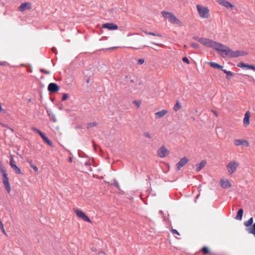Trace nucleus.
<instances>
[{"instance_id":"nucleus-1","label":"nucleus","mask_w":255,"mask_h":255,"mask_svg":"<svg viewBox=\"0 0 255 255\" xmlns=\"http://www.w3.org/2000/svg\"><path fill=\"white\" fill-rule=\"evenodd\" d=\"M215 50L219 53H222L221 56L223 58H236L246 56L248 54V52L245 51H232L229 47L219 42Z\"/></svg>"},{"instance_id":"nucleus-2","label":"nucleus","mask_w":255,"mask_h":255,"mask_svg":"<svg viewBox=\"0 0 255 255\" xmlns=\"http://www.w3.org/2000/svg\"><path fill=\"white\" fill-rule=\"evenodd\" d=\"M161 13L162 16L165 19H168L169 22L178 26H182V22L172 13L166 11H162Z\"/></svg>"},{"instance_id":"nucleus-3","label":"nucleus","mask_w":255,"mask_h":255,"mask_svg":"<svg viewBox=\"0 0 255 255\" xmlns=\"http://www.w3.org/2000/svg\"><path fill=\"white\" fill-rule=\"evenodd\" d=\"M0 171L2 175V180L4 185V187L7 192L9 193L11 191V187L9 182V178L8 177L6 170L1 164H0Z\"/></svg>"},{"instance_id":"nucleus-4","label":"nucleus","mask_w":255,"mask_h":255,"mask_svg":"<svg viewBox=\"0 0 255 255\" xmlns=\"http://www.w3.org/2000/svg\"><path fill=\"white\" fill-rule=\"evenodd\" d=\"M196 7L200 18L207 19L210 17V10L208 7L200 4H197Z\"/></svg>"},{"instance_id":"nucleus-5","label":"nucleus","mask_w":255,"mask_h":255,"mask_svg":"<svg viewBox=\"0 0 255 255\" xmlns=\"http://www.w3.org/2000/svg\"><path fill=\"white\" fill-rule=\"evenodd\" d=\"M198 41L200 42L202 45L207 47L212 48L215 49L218 42L214 41L206 38H202L198 39Z\"/></svg>"},{"instance_id":"nucleus-6","label":"nucleus","mask_w":255,"mask_h":255,"mask_svg":"<svg viewBox=\"0 0 255 255\" xmlns=\"http://www.w3.org/2000/svg\"><path fill=\"white\" fill-rule=\"evenodd\" d=\"M239 166V163L238 161L234 160H231L227 165L228 174L232 175L236 172Z\"/></svg>"},{"instance_id":"nucleus-7","label":"nucleus","mask_w":255,"mask_h":255,"mask_svg":"<svg viewBox=\"0 0 255 255\" xmlns=\"http://www.w3.org/2000/svg\"><path fill=\"white\" fill-rule=\"evenodd\" d=\"M73 211L79 218L87 222L91 223V220L82 211L77 208L73 209Z\"/></svg>"},{"instance_id":"nucleus-8","label":"nucleus","mask_w":255,"mask_h":255,"mask_svg":"<svg viewBox=\"0 0 255 255\" xmlns=\"http://www.w3.org/2000/svg\"><path fill=\"white\" fill-rule=\"evenodd\" d=\"M169 154V151L164 145L161 146L157 150V155L161 158H163Z\"/></svg>"},{"instance_id":"nucleus-9","label":"nucleus","mask_w":255,"mask_h":255,"mask_svg":"<svg viewBox=\"0 0 255 255\" xmlns=\"http://www.w3.org/2000/svg\"><path fill=\"white\" fill-rule=\"evenodd\" d=\"M32 8V4L30 2H25L22 3L18 7V11L23 12L26 10H30Z\"/></svg>"},{"instance_id":"nucleus-10","label":"nucleus","mask_w":255,"mask_h":255,"mask_svg":"<svg viewBox=\"0 0 255 255\" xmlns=\"http://www.w3.org/2000/svg\"><path fill=\"white\" fill-rule=\"evenodd\" d=\"M217 2L220 5L224 6L227 8L233 9L234 8V5L230 2L226 0H217Z\"/></svg>"},{"instance_id":"nucleus-11","label":"nucleus","mask_w":255,"mask_h":255,"mask_svg":"<svg viewBox=\"0 0 255 255\" xmlns=\"http://www.w3.org/2000/svg\"><path fill=\"white\" fill-rule=\"evenodd\" d=\"M102 28H107L110 30H117L118 26L114 23H106L102 25Z\"/></svg>"},{"instance_id":"nucleus-12","label":"nucleus","mask_w":255,"mask_h":255,"mask_svg":"<svg viewBox=\"0 0 255 255\" xmlns=\"http://www.w3.org/2000/svg\"><path fill=\"white\" fill-rule=\"evenodd\" d=\"M59 87L58 85L54 83H51L48 86V90L50 92L56 93L59 90Z\"/></svg>"},{"instance_id":"nucleus-13","label":"nucleus","mask_w":255,"mask_h":255,"mask_svg":"<svg viewBox=\"0 0 255 255\" xmlns=\"http://www.w3.org/2000/svg\"><path fill=\"white\" fill-rule=\"evenodd\" d=\"M220 185L223 188L228 189L231 187L232 184L227 178L222 179L220 180Z\"/></svg>"},{"instance_id":"nucleus-14","label":"nucleus","mask_w":255,"mask_h":255,"mask_svg":"<svg viewBox=\"0 0 255 255\" xmlns=\"http://www.w3.org/2000/svg\"><path fill=\"white\" fill-rule=\"evenodd\" d=\"M234 143L236 146L244 145L247 147L250 146L249 142L246 139H235Z\"/></svg>"},{"instance_id":"nucleus-15","label":"nucleus","mask_w":255,"mask_h":255,"mask_svg":"<svg viewBox=\"0 0 255 255\" xmlns=\"http://www.w3.org/2000/svg\"><path fill=\"white\" fill-rule=\"evenodd\" d=\"M188 161L189 160L186 157L182 158L176 165L177 170H179L180 168L186 164Z\"/></svg>"},{"instance_id":"nucleus-16","label":"nucleus","mask_w":255,"mask_h":255,"mask_svg":"<svg viewBox=\"0 0 255 255\" xmlns=\"http://www.w3.org/2000/svg\"><path fill=\"white\" fill-rule=\"evenodd\" d=\"M238 67L242 68H247V69L253 70L255 71V67L252 65H249L245 64L243 62H241L237 65Z\"/></svg>"},{"instance_id":"nucleus-17","label":"nucleus","mask_w":255,"mask_h":255,"mask_svg":"<svg viewBox=\"0 0 255 255\" xmlns=\"http://www.w3.org/2000/svg\"><path fill=\"white\" fill-rule=\"evenodd\" d=\"M250 113L249 111L247 112L245 114L243 123L245 127H247L250 124Z\"/></svg>"},{"instance_id":"nucleus-18","label":"nucleus","mask_w":255,"mask_h":255,"mask_svg":"<svg viewBox=\"0 0 255 255\" xmlns=\"http://www.w3.org/2000/svg\"><path fill=\"white\" fill-rule=\"evenodd\" d=\"M168 111L166 110H162L161 111L158 112L155 114V118L156 119H159L164 116L167 113Z\"/></svg>"},{"instance_id":"nucleus-19","label":"nucleus","mask_w":255,"mask_h":255,"mask_svg":"<svg viewBox=\"0 0 255 255\" xmlns=\"http://www.w3.org/2000/svg\"><path fill=\"white\" fill-rule=\"evenodd\" d=\"M206 164V161L205 160H202L199 164L195 165L196 171L197 172L200 171Z\"/></svg>"},{"instance_id":"nucleus-20","label":"nucleus","mask_w":255,"mask_h":255,"mask_svg":"<svg viewBox=\"0 0 255 255\" xmlns=\"http://www.w3.org/2000/svg\"><path fill=\"white\" fill-rule=\"evenodd\" d=\"M209 64L213 68H216V69H223V66L222 65H220V64L213 62H210L209 63Z\"/></svg>"},{"instance_id":"nucleus-21","label":"nucleus","mask_w":255,"mask_h":255,"mask_svg":"<svg viewBox=\"0 0 255 255\" xmlns=\"http://www.w3.org/2000/svg\"><path fill=\"white\" fill-rule=\"evenodd\" d=\"M40 136L47 144L49 146H53L52 142L43 133Z\"/></svg>"},{"instance_id":"nucleus-22","label":"nucleus","mask_w":255,"mask_h":255,"mask_svg":"<svg viewBox=\"0 0 255 255\" xmlns=\"http://www.w3.org/2000/svg\"><path fill=\"white\" fill-rule=\"evenodd\" d=\"M243 209H240L239 210L237 213V215L236 217V219L237 220H241L242 219L243 215Z\"/></svg>"},{"instance_id":"nucleus-23","label":"nucleus","mask_w":255,"mask_h":255,"mask_svg":"<svg viewBox=\"0 0 255 255\" xmlns=\"http://www.w3.org/2000/svg\"><path fill=\"white\" fill-rule=\"evenodd\" d=\"M247 231L249 233L253 234L255 237V223L251 227H249Z\"/></svg>"},{"instance_id":"nucleus-24","label":"nucleus","mask_w":255,"mask_h":255,"mask_svg":"<svg viewBox=\"0 0 255 255\" xmlns=\"http://www.w3.org/2000/svg\"><path fill=\"white\" fill-rule=\"evenodd\" d=\"M11 168L16 174H22L20 168L16 165L11 166Z\"/></svg>"},{"instance_id":"nucleus-25","label":"nucleus","mask_w":255,"mask_h":255,"mask_svg":"<svg viewBox=\"0 0 255 255\" xmlns=\"http://www.w3.org/2000/svg\"><path fill=\"white\" fill-rule=\"evenodd\" d=\"M253 223V218L252 217L248 221L244 222V225L246 227H250Z\"/></svg>"},{"instance_id":"nucleus-26","label":"nucleus","mask_w":255,"mask_h":255,"mask_svg":"<svg viewBox=\"0 0 255 255\" xmlns=\"http://www.w3.org/2000/svg\"><path fill=\"white\" fill-rule=\"evenodd\" d=\"M181 107V106L179 102L177 101L175 105L174 106L173 110L174 111L177 112L180 109Z\"/></svg>"},{"instance_id":"nucleus-27","label":"nucleus","mask_w":255,"mask_h":255,"mask_svg":"<svg viewBox=\"0 0 255 255\" xmlns=\"http://www.w3.org/2000/svg\"><path fill=\"white\" fill-rule=\"evenodd\" d=\"M222 71L225 73L227 74V76H226V78L227 79H230V76H233L234 75L233 73L231 72V71H227L225 69H222Z\"/></svg>"},{"instance_id":"nucleus-28","label":"nucleus","mask_w":255,"mask_h":255,"mask_svg":"<svg viewBox=\"0 0 255 255\" xmlns=\"http://www.w3.org/2000/svg\"><path fill=\"white\" fill-rule=\"evenodd\" d=\"M9 159H10V160H9V165L10 166V167L12 166L16 165V162L14 160L12 155H10V156Z\"/></svg>"},{"instance_id":"nucleus-29","label":"nucleus","mask_w":255,"mask_h":255,"mask_svg":"<svg viewBox=\"0 0 255 255\" xmlns=\"http://www.w3.org/2000/svg\"><path fill=\"white\" fill-rule=\"evenodd\" d=\"M201 251L202 252L203 254H207L210 253L209 249L207 247H203L201 249Z\"/></svg>"},{"instance_id":"nucleus-30","label":"nucleus","mask_w":255,"mask_h":255,"mask_svg":"<svg viewBox=\"0 0 255 255\" xmlns=\"http://www.w3.org/2000/svg\"><path fill=\"white\" fill-rule=\"evenodd\" d=\"M98 125V123L96 122L90 123L87 124V128H89L91 127H95Z\"/></svg>"},{"instance_id":"nucleus-31","label":"nucleus","mask_w":255,"mask_h":255,"mask_svg":"<svg viewBox=\"0 0 255 255\" xmlns=\"http://www.w3.org/2000/svg\"><path fill=\"white\" fill-rule=\"evenodd\" d=\"M31 129L33 131H35L37 133H38L39 134L40 136H41L42 134H43V133L40 130H39L38 129L36 128L32 127V128H31Z\"/></svg>"},{"instance_id":"nucleus-32","label":"nucleus","mask_w":255,"mask_h":255,"mask_svg":"<svg viewBox=\"0 0 255 255\" xmlns=\"http://www.w3.org/2000/svg\"><path fill=\"white\" fill-rule=\"evenodd\" d=\"M0 228L1 229V230L3 234H4L5 235L7 236V234L6 233L5 230L3 227V225L2 223V222H0Z\"/></svg>"},{"instance_id":"nucleus-33","label":"nucleus","mask_w":255,"mask_h":255,"mask_svg":"<svg viewBox=\"0 0 255 255\" xmlns=\"http://www.w3.org/2000/svg\"><path fill=\"white\" fill-rule=\"evenodd\" d=\"M143 135L144 137L148 138L149 139H151L152 138L151 135L148 132H144Z\"/></svg>"},{"instance_id":"nucleus-34","label":"nucleus","mask_w":255,"mask_h":255,"mask_svg":"<svg viewBox=\"0 0 255 255\" xmlns=\"http://www.w3.org/2000/svg\"><path fill=\"white\" fill-rule=\"evenodd\" d=\"M171 232L174 234V235H176L177 236H180V233L175 229H172L171 230Z\"/></svg>"},{"instance_id":"nucleus-35","label":"nucleus","mask_w":255,"mask_h":255,"mask_svg":"<svg viewBox=\"0 0 255 255\" xmlns=\"http://www.w3.org/2000/svg\"><path fill=\"white\" fill-rule=\"evenodd\" d=\"M191 46L194 48L197 49L199 48V45L198 44L195 43H191Z\"/></svg>"},{"instance_id":"nucleus-36","label":"nucleus","mask_w":255,"mask_h":255,"mask_svg":"<svg viewBox=\"0 0 255 255\" xmlns=\"http://www.w3.org/2000/svg\"><path fill=\"white\" fill-rule=\"evenodd\" d=\"M68 98V95L67 94H63L62 98V101H64L66 100Z\"/></svg>"},{"instance_id":"nucleus-37","label":"nucleus","mask_w":255,"mask_h":255,"mask_svg":"<svg viewBox=\"0 0 255 255\" xmlns=\"http://www.w3.org/2000/svg\"><path fill=\"white\" fill-rule=\"evenodd\" d=\"M148 35H152V36H158V37H161V35L160 34H155L154 33H153V32H150L149 33H148Z\"/></svg>"},{"instance_id":"nucleus-38","label":"nucleus","mask_w":255,"mask_h":255,"mask_svg":"<svg viewBox=\"0 0 255 255\" xmlns=\"http://www.w3.org/2000/svg\"><path fill=\"white\" fill-rule=\"evenodd\" d=\"M133 103L136 106L137 108H139L140 106L141 102L140 101H134Z\"/></svg>"},{"instance_id":"nucleus-39","label":"nucleus","mask_w":255,"mask_h":255,"mask_svg":"<svg viewBox=\"0 0 255 255\" xmlns=\"http://www.w3.org/2000/svg\"><path fill=\"white\" fill-rule=\"evenodd\" d=\"M182 60L184 62L187 63V64H190V62H189V59L185 57H183V59H182Z\"/></svg>"},{"instance_id":"nucleus-40","label":"nucleus","mask_w":255,"mask_h":255,"mask_svg":"<svg viewBox=\"0 0 255 255\" xmlns=\"http://www.w3.org/2000/svg\"><path fill=\"white\" fill-rule=\"evenodd\" d=\"M40 71L41 72L44 73L46 74H49L50 73V72L49 71H47L44 69H40Z\"/></svg>"},{"instance_id":"nucleus-41","label":"nucleus","mask_w":255,"mask_h":255,"mask_svg":"<svg viewBox=\"0 0 255 255\" xmlns=\"http://www.w3.org/2000/svg\"><path fill=\"white\" fill-rule=\"evenodd\" d=\"M138 64L139 65H142L144 62V59H139L137 60Z\"/></svg>"},{"instance_id":"nucleus-42","label":"nucleus","mask_w":255,"mask_h":255,"mask_svg":"<svg viewBox=\"0 0 255 255\" xmlns=\"http://www.w3.org/2000/svg\"><path fill=\"white\" fill-rule=\"evenodd\" d=\"M50 119L51 121H52L53 122H56V118L55 117V116L54 115H52L51 117H50Z\"/></svg>"},{"instance_id":"nucleus-43","label":"nucleus","mask_w":255,"mask_h":255,"mask_svg":"<svg viewBox=\"0 0 255 255\" xmlns=\"http://www.w3.org/2000/svg\"><path fill=\"white\" fill-rule=\"evenodd\" d=\"M35 172H37L38 170V168L37 166H36L35 165H33V166H32L31 167Z\"/></svg>"},{"instance_id":"nucleus-44","label":"nucleus","mask_w":255,"mask_h":255,"mask_svg":"<svg viewBox=\"0 0 255 255\" xmlns=\"http://www.w3.org/2000/svg\"><path fill=\"white\" fill-rule=\"evenodd\" d=\"M0 125L2 127H3L6 128H8V127L7 125H5V124H3V123H1L0 122Z\"/></svg>"},{"instance_id":"nucleus-45","label":"nucleus","mask_w":255,"mask_h":255,"mask_svg":"<svg viewBox=\"0 0 255 255\" xmlns=\"http://www.w3.org/2000/svg\"><path fill=\"white\" fill-rule=\"evenodd\" d=\"M28 162V163H29V165H30V167H31L32 166L34 165L33 164V163L32 160H29Z\"/></svg>"},{"instance_id":"nucleus-46","label":"nucleus","mask_w":255,"mask_h":255,"mask_svg":"<svg viewBox=\"0 0 255 255\" xmlns=\"http://www.w3.org/2000/svg\"><path fill=\"white\" fill-rule=\"evenodd\" d=\"M152 44L159 46L160 47H164V45H163L162 44H157L154 42H152Z\"/></svg>"},{"instance_id":"nucleus-47","label":"nucleus","mask_w":255,"mask_h":255,"mask_svg":"<svg viewBox=\"0 0 255 255\" xmlns=\"http://www.w3.org/2000/svg\"><path fill=\"white\" fill-rule=\"evenodd\" d=\"M201 38H199V37H193V39H195V40H197V41H198V39H201Z\"/></svg>"},{"instance_id":"nucleus-48","label":"nucleus","mask_w":255,"mask_h":255,"mask_svg":"<svg viewBox=\"0 0 255 255\" xmlns=\"http://www.w3.org/2000/svg\"><path fill=\"white\" fill-rule=\"evenodd\" d=\"M213 113H214V115H215L216 117H218V113H217L216 111H214V112H213Z\"/></svg>"},{"instance_id":"nucleus-49","label":"nucleus","mask_w":255,"mask_h":255,"mask_svg":"<svg viewBox=\"0 0 255 255\" xmlns=\"http://www.w3.org/2000/svg\"><path fill=\"white\" fill-rule=\"evenodd\" d=\"M143 31L144 33H145L146 34H148V33L150 32H147L146 31H144V30Z\"/></svg>"},{"instance_id":"nucleus-50","label":"nucleus","mask_w":255,"mask_h":255,"mask_svg":"<svg viewBox=\"0 0 255 255\" xmlns=\"http://www.w3.org/2000/svg\"><path fill=\"white\" fill-rule=\"evenodd\" d=\"M69 161L70 162H72V158H71V157H70V158H69Z\"/></svg>"},{"instance_id":"nucleus-51","label":"nucleus","mask_w":255,"mask_h":255,"mask_svg":"<svg viewBox=\"0 0 255 255\" xmlns=\"http://www.w3.org/2000/svg\"><path fill=\"white\" fill-rule=\"evenodd\" d=\"M2 110H2V108H1V104H0V112H1V111H2Z\"/></svg>"},{"instance_id":"nucleus-52","label":"nucleus","mask_w":255,"mask_h":255,"mask_svg":"<svg viewBox=\"0 0 255 255\" xmlns=\"http://www.w3.org/2000/svg\"><path fill=\"white\" fill-rule=\"evenodd\" d=\"M184 48H186L187 47V46H186V45H184Z\"/></svg>"},{"instance_id":"nucleus-53","label":"nucleus","mask_w":255,"mask_h":255,"mask_svg":"<svg viewBox=\"0 0 255 255\" xmlns=\"http://www.w3.org/2000/svg\"><path fill=\"white\" fill-rule=\"evenodd\" d=\"M176 238L177 239H179V238H178L177 237L175 236Z\"/></svg>"},{"instance_id":"nucleus-54","label":"nucleus","mask_w":255,"mask_h":255,"mask_svg":"<svg viewBox=\"0 0 255 255\" xmlns=\"http://www.w3.org/2000/svg\"><path fill=\"white\" fill-rule=\"evenodd\" d=\"M2 64L1 63H0V65H2Z\"/></svg>"}]
</instances>
